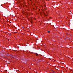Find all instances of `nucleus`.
<instances>
[{
    "label": "nucleus",
    "instance_id": "f257e3e1",
    "mask_svg": "<svg viewBox=\"0 0 73 73\" xmlns=\"http://www.w3.org/2000/svg\"><path fill=\"white\" fill-rule=\"evenodd\" d=\"M48 33H50V31H48Z\"/></svg>",
    "mask_w": 73,
    "mask_h": 73
},
{
    "label": "nucleus",
    "instance_id": "f03ea898",
    "mask_svg": "<svg viewBox=\"0 0 73 73\" xmlns=\"http://www.w3.org/2000/svg\"><path fill=\"white\" fill-rule=\"evenodd\" d=\"M52 72H53V73H55V72H54L53 70H52Z\"/></svg>",
    "mask_w": 73,
    "mask_h": 73
},
{
    "label": "nucleus",
    "instance_id": "7ed1b4c3",
    "mask_svg": "<svg viewBox=\"0 0 73 73\" xmlns=\"http://www.w3.org/2000/svg\"><path fill=\"white\" fill-rule=\"evenodd\" d=\"M36 56H38V54H37V53H36Z\"/></svg>",
    "mask_w": 73,
    "mask_h": 73
},
{
    "label": "nucleus",
    "instance_id": "20e7f679",
    "mask_svg": "<svg viewBox=\"0 0 73 73\" xmlns=\"http://www.w3.org/2000/svg\"><path fill=\"white\" fill-rule=\"evenodd\" d=\"M22 28H23V29H24V27H23Z\"/></svg>",
    "mask_w": 73,
    "mask_h": 73
},
{
    "label": "nucleus",
    "instance_id": "39448f33",
    "mask_svg": "<svg viewBox=\"0 0 73 73\" xmlns=\"http://www.w3.org/2000/svg\"><path fill=\"white\" fill-rule=\"evenodd\" d=\"M46 15V16H47V15Z\"/></svg>",
    "mask_w": 73,
    "mask_h": 73
}]
</instances>
